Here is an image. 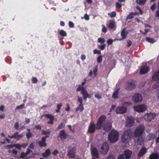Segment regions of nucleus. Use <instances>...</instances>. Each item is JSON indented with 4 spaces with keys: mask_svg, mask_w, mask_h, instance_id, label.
<instances>
[{
    "mask_svg": "<svg viewBox=\"0 0 159 159\" xmlns=\"http://www.w3.org/2000/svg\"><path fill=\"white\" fill-rule=\"evenodd\" d=\"M38 81V80L36 77H33L32 79V82L34 83H36Z\"/></svg>",
    "mask_w": 159,
    "mask_h": 159,
    "instance_id": "bf43d9fd",
    "label": "nucleus"
},
{
    "mask_svg": "<svg viewBox=\"0 0 159 159\" xmlns=\"http://www.w3.org/2000/svg\"><path fill=\"white\" fill-rule=\"evenodd\" d=\"M69 25L70 27L71 28H72L74 26V23L71 21H70L69 23Z\"/></svg>",
    "mask_w": 159,
    "mask_h": 159,
    "instance_id": "603ef678",
    "label": "nucleus"
},
{
    "mask_svg": "<svg viewBox=\"0 0 159 159\" xmlns=\"http://www.w3.org/2000/svg\"><path fill=\"white\" fill-rule=\"evenodd\" d=\"M148 66L146 65L142 67L141 69L140 73L141 74H144L147 73L148 71Z\"/></svg>",
    "mask_w": 159,
    "mask_h": 159,
    "instance_id": "f3484780",
    "label": "nucleus"
},
{
    "mask_svg": "<svg viewBox=\"0 0 159 159\" xmlns=\"http://www.w3.org/2000/svg\"><path fill=\"white\" fill-rule=\"evenodd\" d=\"M78 101L80 103V104H83L82 103V99L81 98H80L79 97H78Z\"/></svg>",
    "mask_w": 159,
    "mask_h": 159,
    "instance_id": "e2e57ef3",
    "label": "nucleus"
},
{
    "mask_svg": "<svg viewBox=\"0 0 159 159\" xmlns=\"http://www.w3.org/2000/svg\"><path fill=\"white\" fill-rule=\"evenodd\" d=\"M156 115L154 113H150L144 115V118L148 122L150 121L155 117Z\"/></svg>",
    "mask_w": 159,
    "mask_h": 159,
    "instance_id": "0eeeda50",
    "label": "nucleus"
},
{
    "mask_svg": "<svg viewBox=\"0 0 159 159\" xmlns=\"http://www.w3.org/2000/svg\"><path fill=\"white\" fill-rule=\"evenodd\" d=\"M155 137V135L154 134L151 133L149 134V135L147 136L148 139L149 140H152L154 139Z\"/></svg>",
    "mask_w": 159,
    "mask_h": 159,
    "instance_id": "cd10ccee",
    "label": "nucleus"
},
{
    "mask_svg": "<svg viewBox=\"0 0 159 159\" xmlns=\"http://www.w3.org/2000/svg\"><path fill=\"white\" fill-rule=\"evenodd\" d=\"M125 29H124L122 31L121 35L122 37V39H120V40H122L126 38L127 33L125 32Z\"/></svg>",
    "mask_w": 159,
    "mask_h": 159,
    "instance_id": "412c9836",
    "label": "nucleus"
},
{
    "mask_svg": "<svg viewBox=\"0 0 159 159\" xmlns=\"http://www.w3.org/2000/svg\"><path fill=\"white\" fill-rule=\"evenodd\" d=\"M118 93L119 92L118 90L115 91L113 94V98L115 99L117 98L118 97Z\"/></svg>",
    "mask_w": 159,
    "mask_h": 159,
    "instance_id": "7c9ffc66",
    "label": "nucleus"
},
{
    "mask_svg": "<svg viewBox=\"0 0 159 159\" xmlns=\"http://www.w3.org/2000/svg\"><path fill=\"white\" fill-rule=\"evenodd\" d=\"M50 150L48 149L45 151L44 153H42V155L45 157H47L50 155Z\"/></svg>",
    "mask_w": 159,
    "mask_h": 159,
    "instance_id": "5701e85b",
    "label": "nucleus"
},
{
    "mask_svg": "<svg viewBox=\"0 0 159 159\" xmlns=\"http://www.w3.org/2000/svg\"><path fill=\"white\" fill-rule=\"evenodd\" d=\"M51 133V131L49 129H48L46 130H42V134L43 135H48L49 136V134Z\"/></svg>",
    "mask_w": 159,
    "mask_h": 159,
    "instance_id": "a878e982",
    "label": "nucleus"
},
{
    "mask_svg": "<svg viewBox=\"0 0 159 159\" xmlns=\"http://www.w3.org/2000/svg\"><path fill=\"white\" fill-rule=\"evenodd\" d=\"M24 106L25 104L23 103L20 106H17L16 108V110L22 109L24 107Z\"/></svg>",
    "mask_w": 159,
    "mask_h": 159,
    "instance_id": "37998d69",
    "label": "nucleus"
},
{
    "mask_svg": "<svg viewBox=\"0 0 159 159\" xmlns=\"http://www.w3.org/2000/svg\"><path fill=\"white\" fill-rule=\"evenodd\" d=\"M146 40L148 42L151 43H153L156 42V40H155L154 39L149 37L146 38Z\"/></svg>",
    "mask_w": 159,
    "mask_h": 159,
    "instance_id": "c85d7f7f",
    "label": "nucleus"
},
{
    "mask_svg": "<svg viewBox=\"0 0 159 159\" xmlns=\"http://www.w3.org/2000/svg\"><path fill=\"white\" fill-rule=\"evenodd\" d=\"M109 149V147L108 144L105 142L102 144L99 148V151L101 154L105 155L106 154Z\"/></svg>",
    "mask_w": 159,
    "mask_h": 159,
    "instance_id": "39448f33",
    "label": "nucleus"
},
{
    "mask_svg": "<svg viewBox=\"0 0 159 159\" xmlns=\"http://www.w3.org/2000/svg\"><path fill=\"white\" fill-rule=\"evenodd\" d=\"M98 47L100 48L101 50H103L105 49L106 45L104 44L101 46H98Z\"/></svg>",
    "mask_w": 159,
    "mask_h": 159,
    "instance_id": "3c124183",
    "label": "nucleus"
},
{
    "mask_svg": "<svg viewBox=\"0 0 159 159\" xmlns=\"http://www.w3.org/2000/svg\"><path fill=\"white\" fill-rule=\"evenodd\" d=\"M26 138L27 139H29L30 138L32 137L33 134L31 132H28L26 134Z\"/></svg>",
    "mask_w": 159,
    "mask_h": 159,
    "instance_id": "4c0bfd02",
    "label": "nucleus"
},
{
    "mask_svg": "<svg viewBox=\"0 0 159 159\" xmlns=\"http://www.w3.org/2000/svg\"><path fill=\"white\" fill-rule=\"evenodd\" d=\"M18 132H16L13 134L12 136L8 135V137L9 138L11 139L16 138L17 137V135L18 134Z\"/></svg>",
    "mask_w": 159,
    "mask_h": 159,
    "instance_id": "473e14b6",
    "label": "nucleus"
},
{
    "mask_svg": "<svg viewBox=\"0 0 159 159\" xmlns=\"http://www.w3.org/2000/svg\"><path fill=\"white\" fill-rule=\"evenodd\" d=\"M5 147L6 149H9L11 148H13L14 147V144L6 146H5Z\"/></svg>",
    "mask_w": 159,
    "mask_h": 159,
    "instance_id": "58836bf2",
    "label": "nucleus"
},
{
    "mask_svg": "<svg viewBox=\"0 0 159 159\" xmlns=\"http://www.w3.org/2000/svg\"><path fill=\"white\" fill-rule=\"evenodd\" d=\"M115 22L114 20L110 21L108 25L109 27L111 29L113 28L115 26Z\"/></svg>",
    "mask_w": 159,
    "mask_h": 159,
    "instance_id": "393cba45",
    "label": "nucleus"
},
{
    "mask_svg": "<svg viewBox=\"0 0 159 159\" xmlns=\"http://www.w3.org/2000/svg\"><path fill=\"white\" fill-rule=\"evenodd\" d=\"M113 40L112 39H110L107 41V43L109 45L112 44Z\"/></svg>",
    "mask_w": 159,
    "mask_h": 159,
    "instance_id": "79ce46f5",
    "label": "nucleus"
},
{
    "mask_svg": "<svg viewBox=\"0 0 159 159\" xmlns=\"http://www.w3.org/2000/svg\"><path fill=\"white\" fill-rule=\"evenodd\" d=\"M84 109L83 107V104H80L78 107L76 109V111H77L79 110H80L81 111H83Z\"/></svg>",
    "mask_w": 159,
    "mask_h": 159,
    "instance_id": "c756f323",
    "label": "nucleus"
},
{
    "mask_svg": "<svg viewBox=\"0 0 159 159\" xmlns=\"http://www.w3.org/2000/svg\"><path fill=\"white\" fill-rule=\"evenodd\" d=\"M59 136L61 139H65L67 138V134L64 130H62L60 131Z\"/></svg>",
    "mask_w": 159,
    "mask_h": 159,
    "instance_id": "a211bd4d",
    "label": "nucleus"
},
{
    "mask_svg": "<svg viewBox=\"0 0 159 159\" xmlns=\"http://www.w3.org/2000/svg\"><path fill=\"white\" fill-rule=\"evenodd\" d=\"M48 137H49V136L47 135L46 137L42 138V141L39 142L40 146L45 147L46 146L47 143H46V138Z\"/></svg>",
    "mask_w": 159,
    "mask_h": 159,
    "instance_id": "4468645a",
    "label": "nucleus"
},
{
    "mask_svg": "<svg viewBox=\"0 0 159 159\" xmlns=\"http://www.w3.org/2000/svg\"><path fill=\"white\" fill-rule=\"evenodd\" d=\"M132 154V152L129 149H127L124 151V155L125 157V159H129Z\"/></svg>",
    "mask_w": 159,
    "mask_h": 159,
    "instance_id": "ddd939ff",
    "label": "nucleus"
},
{
    "mask_svg": "<svg viewBox=\"0 0 159 159\" xmlns=\"http://www.w3.org/2000/svg\"><path fill=\"white\" fill-rule=\"evenodd\" d=\"M91 152L92 155L97 157H98V153L97 149L94 147L91 148Z\"/></svg>",
    "mask_w": 159,
    "mask_h": 159,
    "instance_id": "2eb2a0df",
    "label": "nucleus"
},
{
    "mask_svg": "<svg viewBox=\"0 0 159 159\" xmlns=\"http://www.w3.org/2000/svg\"><path fill=\"white\" fill-rule=\"evenodd\" d=\"M134 110L139 113L143 112L146 110L147 107L145 105H140L134 107Z\"/></svg>",
    "mask_w": 159,
    "mask_h": 159,
    "instance_id": "423d86ee",
    "label": "nucleus"
},
{
    "mask_svg": "<svg viewBox=\"0 0 159 159\" xmlns=\"http://www.w3.org/2000/svg\"><path fill=\"white\" fill-rule=\"evenodd\" d=\"M98 42L100 43L101 44H102L105 42V40L104 38H99L98 39Z\"/></svg>",
    "mask_w": 159,
    "mask_h": 159,
    "instance_id": "f704fd0d",
    "label": "nucleus"
},
{
    "mask_svg": "<svg viewBox=\"0 0 159 159\" xmlns=\"http://www.w3.org/2000/svg\"><path fill=\"white\" fill-rule=\"evenodd\" d=\"M108 15H109L111 18L114 17L116 16V12L115 11H112L111 13H108Z\"/></svg>",
    "mask_w": 159,
    "mask_h": 159,
    "instance_id": "72a5a7b5",
    "label": "nucleus"
},
{
    "mask_svg": "<svg viewBox=\"0 0 159 159\" xmlns=\"http://www.w3.org/2000/svg\"><path fill=\"white\" fill-rule=\"evenodd\" d=\"M102 31L105 33H106L107 32V29L106 28L104 25H102Z\"/></svg>",
    "mask_w": 159,
    "mask_h": 159,
    "instance_id": "5fc2aeb1",
    "label": "nucleus"
},
{
    "mask_svg": "<svg viewBox=\"0 0 159 159\" xmlns=\"http://www.w3.org/2000/svg\"><path fill=\"white\" fill-rule=\"evenodd\" d=\"M24 136V135L22 134H19V133H18L17 138V140H19L20 139L22 138Z\"/></svg>",
    "mask_w": 159,
    "mask_h": 159,
    "instance_id": "c03bdc74",
    "label": "nucleus"
},
{
    "mask_svg": "<svg viewBox=\"0 0 159 159\" xmlns=\"http://www.w3.org/2000/svg\"><path fill=\"white\" fill-rule=\"evenodd\" d=\"M147 149L145 147L142 148L139 151L138 156L139 157H141L144 154L147 152Z\"/></svg>",
    "mask_w": 159,
    "mask_h": 159,
    "instance_id": "6ab92c4d",
    "label": "nucleus"
},
{
    "mask_svg": "<svg viewBox=\"0 0 159 159\" xmlns=\"http://www.w3.org/2000/svg\"><path fill=\"white\" fill-rule=\"evenodd\" d=\"M132 135V132L130 130H126L121 137L122 141L125 143H128L130 140Z\"/></svg>",
    "mask_w": 159,
    "mask_h": 159,
    "instance_id": "20e7f679",
    "label": "nucleus"
},
{
    "mask_svg": "<svg viewBox=\"0 0 159 159\" xmlns=\"http://www.w3.org/2000/svg\"><path fill=\"white\" fill-rule=\"evenodd\" d=\"M159 157V155L157 153H152L149 156L150 159H157Z\"/></svg>",
    "mask_w": 159,
    "mask_h": 159,
    "instance_id": "4be33fe9",
    "label": "nucleus"
},
{
    "mask_svg": "<svg viewBox=\"0 0 159 159\" xmlns=\"http://www.w3.org/2000/svg\"><path fill=\"white\" fill-rule=\"evenodd\" d=\"M136 8L139 11V12H140V13L141 14V15H142L143 13V11L141 10V8L139 7V6H137L136 7Z\"/></svg>",
    "mask_w": 159,
    "mask_h": 159,
    "instance_id": "4d7b16f0",
    "label": "nucleus"
},
{
    "mask_svg": "<svg viewBox=\"0 0 159 159\" xmlns=\"http://www.w3.org/2000/svg\"><path fill=\"white\" fill-rule=\"evenodd\" d=\"M144 126L143 125H140L136 128L134 132V136L138 137L137 142L139 145H141L144 140L145 137L144 133Z\"/></svg>",
    "mask_w": 159,
    "mask_h": 159,
    "instance_id": "f03ea898",
    "label": "nucleus"
},
{
    "mask_svg": "<svg viewBox=\"0 0 159 159\" xmlns=\"http://www.w3.org/2000/svg\"><path fill=\"white\" fill-rule=\"evenodd\" d=\"M119 133L115 130H112L108 134V139L111 143L117 141L119 139Z\"/></svg>",
    "mask_w": 159,
    "mask_h": 159,
    "instance_id": "7ed1b4c3",
    "label": "nucleus"
},
{
    "mask_svg": "<svg viewBox=\"0 0 159 159\" xmlns=\"http://www.w3.org/2000/svg\"><path fill=\"white\" fill-rule=\"evenodd\" d=\"M95 130V126L94 124L90 123L88 131L89 133L94 132Z\"/></svg>",
    "mask_w": 159,
    "mask_h": 159,
    "instance_id": "dca6fc26",
    "label": "nucleus"
},
{
    "mask_svg": "<svg viewBox=\"0 0 159 159\" xmlns=\"http://www.w3.org/2000/svg\"><path fill=\"white\" fill-rule=\"evenodd\" d=\"M27 155V154H26V152L25 153L23 152H22L21 153V155L20 156V157L21 158H24V157H25V156Z\"/></svg>",
    "mask_w": 159,
    "mask_h": 159,
    "instance_id": "49530a36",
    "label": "nucleus"
},
{
    "mask_svg": "<svg viewBox=\"0 0 159 159\" xmlns=\"http://www.w3.org/2000/svg\"><path fill=\"white\" fill-rule=\"evenodd\" d=\"M156 7V5L155 3H153V4L150 7L151 9L152 10V11H153L154 10Z\"/></svg>",
    "mask_w": 159,
    "mask_h": 159,
    "instance_id": "6e6d98bb",
    "label": "nucleus"
},
{
    "mask_svg": "<svg viewBox=\"0 0 159 159\" xmlns=\"http://www.w3.org/2000/svg\"><path fill=\"white\" fill-rule=\"evenodd\" d=\"M106 118L104 115L101 116L98 119L97 124V129H100L102 127L105 131L109 130L111 127V123L109 120L105 121Z\"/></svg>",
    "mask_w": 159,
    "mask_h": 159,
    "instance_id": "f257e3e1",
    "label": "nucleus"
},
{
    "mask_svg": "<svg viewBox=\"0 0 159 159\" xmlns=\"http://www.w3.org/2000/svg\"><path fill=\"white\" fill-rule=\"evenodd\" d=\"M132 43L130 40H128L127 42V46L130 47Z\"/></svg>",
    "mask_w": 159,
    "mask_h": 159,
    "instance_id": "774afa93",
    "label": "nucleus"
},
{
    "mask_svg": "<svg viewBox=\"0 0 159 159\" xmlns=\"http://www.w3.org/2000/svg\"><path fill=\"white\" fill-rule=\"evenodd\" d=\"M32 152V150H30V148H28L27 149V150L26 152V154H27V155H28L29 154H30V153Z\"/></svg>",
    "mask_w": 159,
    "mask_h": 159,
    "instance_id": "052dcab7",
    "label": "nucleus"
},
{
    "mask_svg": "<svg viewBox=\"0 0 159 159\" xmlns=\"http://www.w3.org/2000/svg\"><path fill=\"white\" fill-rule=\"evenodd\" d=\"M134 123V119L132 117H129L126 120V125L129 127H131Z\"/></svg>",
    "mask_w": 159,
    "mask_h": 159,
    "instance_id": "6e6552de",
    "label": "nucleus"
},
{
    "mask_svg": "<svg viewBox=\"0 0 159 159\" xmlns=\"http://www.w3.org/2000/svg\"><path fill=\"white\" fill-rule=\"evenodd\" d=\"M125 158L124 155H120L118 157V159H125Z\"/></svg>",
    "mask_w": 159,
    "mask_h": 159,
    "instance_id": "338daca9",
    "label": "nucleus"
},
{
    "mask_svg": "<svg viewBox=\"0 0 159 159\" xmlns=\"http://www.w3.org/2000/svg\"><path fill=\"white\" fill-rule=\"evenodd\" d=\"M65 125L63 123H61L60 125L58 127L57 129H62L64 128L65 126Z\"/></svg>",
    "mask_w": 159,
    "mask_h": 159,
    "instance_id": "a19ab883",
    "label": "nucleus"
},
{
    "mask_svg": "<svg viewBox=\"0 0 159 159\" xmlns=\"http://www.w3.org/2000/svg\"><path fill=\"white\" fill-rule=\"evenodd\" d=\"M45 116L48 118H49L50 120H54V117L52 115L46 114Z\"/></svg>",
    "mask_w": 159,
    "mask_h": 159,
    "instance_id": "c9c22d12",
    "label": "nucleus"
},
{
    "mask_svg": "<svg viewBox=\"0 0 159 159\" xmlns=\"http://www.w3.org/2000/svg\"><path fill=\"white\" fill-rule=\"evenodd\" d=\"M59 33L62 36H66L67 35V34L66 32L63 30L60 31Z\"/></svg>",
    "mask_w": 159,
    "mask_h": 159,
    "instance_id": "2f4dec72",
    "label": "nucleus"
},
{
    "mask_svg": "<svg viewBox=\"0 0 159 159\" xmlns=\"http://www.w3.org/2000/svg\"><path fill=\"white\" fill-rule=\"evenodd\" d=\"M121 4L119 2H116V7L117 8H121Z\"/></svg>",
    "mask_w": 159,
    "mask_h": 159,
    "instance_id": "680f3d73",
    "label": "nucleus"
},
{
    "mask_svg": "<svg viewBox=\"0 0 159 159\" xmlns=\"http://www.w3.org/2000/svg\"><path fill=\"white\" fill-rule=\"evenodd\" d=\"M93 52L94 54H98L100 55L101 54V52L100 51H98L97 49H95L93 51Z\"/></svg>",
    "mask_w": 159,
    "mask_h": 159,
    "instance_id": "8fccbe9b",
    "label": "nucleus"
},
{
    "mask_svg": "<svg viewBox=\"0 0 159 159\" xmlns=\"http://www.w3.org/2000/svg\"><path fill=\"white\" fill-rule=\"evenodd\" d=\"M132 100L135 102H137L142 100V97L139 94H136L132 97Z\"/></svg>",
    "mask_w": 159,
    "mask_h": 159,
    "instance_id": "9d476101",
    "label": "nucleus"
},
{
    "mask_svg": "<svg viewBox=\"0 0 159 159\" xmlns=\"http://www.w3.org/2000/svg\"><path fill=\"white\" fill-rule=\"evenodd\" d=\"M152 79L155 81L159 80V71H157L152 76Z\"/></svg>",
    "mask_w": 159,
    "mask_h": 159,
    "instance_id": "aec40b11",
    "label": "nucleus"
},
{
    "mask_svg": "<svg viewBox=\"0 0 159 159\" xmlns=\"http://www.w3.org/2000/svg\"><path fill=\"white\" fill-rule=\"evenodd\" d=\"M15 128L16 129H18L19 126V124L18 122H16L15 124Z\"/></svg>",
    "mask_w": 159,
    "mask_h": 159,
    "instance_id": "864d4df0",
    "label": "nucleus"
},
{
    "mask_svg": "<svg viewBox=\"0 0 159 159\" xmlns=\"http://www.w3.org/2000/svg\"><path fill=\"white\" fill-rule=\"evenodd\" d=\"M102 56L100 55L98 56L97 58V61L98 63H101L102 61Z\"/></svg>",
    "mask_w": 159,
    "mask_h": 159,
    "instance_id": "ea45409f",
    "label": "nucleus"
},
{
    "mask_svg": "<svg viewBox=\"0 0 159 159\" xmlns=\"http://www.w3.org/2000/svg\"><path fill=\"white\" fill-rule=\"evenodd\" d=\"M146 0H136V2L140 5H144L146 2Z\"/></svg>",
    "mask_w": 159,
    "mask_h": 159,
    "instance_id": "bb28decb",
    "label": "nucleus"
},
{
    "mask_svg": "<svg viewBox=\"0 0 159 159\" xmlns=\"http://www.w3.org/2000/svg\"><path fill=\"white\" fill-rule=\"evenodd\" d=\"M14 147H15L16 149L18 150H21L22 148L21 144L19 143L14 144Z\"/></svg>",
    "mask_w": 159,
    "mask_h": 159,
    "instance_id": "e433bc0d",
    "label": "nucleus"
},
{
    "mask_svg": "<svg viewBox=\"0 0 159 159\" xmlns=\"http://www.w3.org/2000/svg\"><path fill=\"white\" fill-rule=\"evenodd\" d=\"M28 145V144L27 143H24L22 144H21V148H26L27 146Z\"/></svg>",
    "mask_w": 159,
    "mask_h": 159,
    "instance_id": "13d9d810",
    "label": "nucleus"
},
{
    "mask_svg": "<svg viewBox=\"0 0 159 159\" xmlns=\"http://www.w3.org/2000/svg\"><path fill=\"white\" fill-rule=\"evenodd\" d=\"M83 88H84V87L81 86L80 85H79L78 87L76 89L77 91L81 90L82 91V89Z\"/></svg>",
    "mask_w": 159,
    "mask_h": 159,
    "instance_id": "09e8293b",
    "label": "nucleus"
},
{
    "mask_svg": "<svg viewBox=\"0 0 159 159\" xmlns=\"http://www.w3.org/2000/svg\"><path fill=\"white\" fill-rule=\"evenodd\" d=\"M95 96L96 98H97L99 99H101L102 98L101 96L98 94H96L95 95Z\"/></svg>",
    "mask_w": 159,
    "mask_h": 159,
    "instance_id": "69168bd1",
    "label": "nucleus"
},
{
    "mask_svg": "<svg viewBox=\"0 0 159 159\" xmlns=\"http://www.w3.org/2000/svg\"><path fill=\"white\" fill-rule=\"evenodd\" d=\"M116 111L117 114H124L127 112V108L124 106L118 107L116 109Z\"/></svg>",
    "mask_w": 159,
    "mask_h": 159,
    "instance_id": "1a4fd4ad",
    "label": "nucleus"
},
{
    "mask_svg": "<svg viewBox=\"0 0 159 159\" xmlns=\"http://www.w3.org/2000/svg\"><path fill=\"white\" fill-rule=\"evenodd\" d=\"M132 105V103L131 102H125L123 103V105L124 107L126 106H129Z\"/></svg>",
    "mask_w": 159,
    "mask_h": 159,
    "instance_id": "de8ad7c7",
    "label": "nucleus"
},
{
    "mask_svg": "<svg viewBox=\"0 0 159 159\" xmlns=\"http://www.w3.org/2000/svg\"><path fill=\"white\" fill-rule=\"evenodd\" d=\"M81 93L83 95L84 99L85 101H86V98H90L91 97V95L89 94L87 91L86 90L85 88H83L82 91H81Z\"/></svg>",
    "mask_w": 159,
    "mask_h": 159,
    "instance_id": "9b49d317",
    "label": "nucleus"
},
{
    "mask_svg": "<svg viewBox=\"0 0 159 159\" xmlns=\"http://www.w3.org/2000/svg\"><path fill=\"white\" fill-rule=\"evenodd\" d=\"M84 17L85 19L86 20H88L89 19V16L86 14L84 15Z\"/></svg>",
    "mask_w": 159,
    "mask_h": 159,
    "instance_id": "0e129e2a",
    "label": "nucleus"
},
{
    "mask_svg": "<svg viewBox=\"0 0 159 159\" xmlns=\"http://www.w3.org/2000/svg\"><path fill=\"white\" fill-rule=\"evenodd\" d=\"M67 155L70 158H74L75 157V153L74 151L70 150L69 152Z\"/></svg>",
    "mask_w": 159,
    "mask_h": 159,
    "instance_id": "b1692460",
    "label": "nucleus"
},
{
    "mask_svg": "<svg viewBox=\"0 0 159 159\" xmlns=\"http://www.w3.org/2000/svg\"><path fill=\"white\" fill-rule=\"evenodd\" d=\"M134 17V16L133 15V13H130L127 17L126 19H132Z\"/></svg>",
    "mask_w": 159,
    "mask_h": 159,
    "instance_id": "a18cd8bd",
    "label": "nucleus"
},
{
    "mask_svg": "<svg viewBox=\"0 0 159 159\" xmlns=\"http://www.w3.org/2000/svg\"><path fill=\"white\" fill-rule=\"evenodd\" d=\"M134 82L130 81L127 82L126 84V89L127 90H131L135 87Z\"/></svg>",
    "mask_w": 159,
    "mask_h": 159,
    "instance_id": "f8f14e48",
    "label": "nucleus"
}]
</instances>
